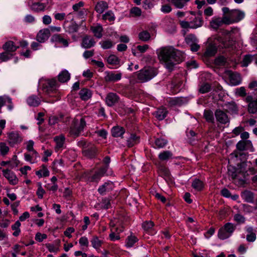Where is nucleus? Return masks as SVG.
I'll return each instance as SVG.
<instances>
[{
  "mask_svg": "<svg viewBox=\"0 0 257 257\" xmlns=\"http://www.w3.org/2000/svg\"><path fill=\"white\" fill-rule=\"evenodd\" d=\"M158 58L165 63L167 68L172 70L174 66L183 61L182 53L171 47H165L159 50Z\"/></svg>",
  "mask_w": 257,
  "mask_h": 257,
  "instance_id": "obj_1",
  "label": "nucleus"
},
{
  "mask_svg": "<svg viewBox=\"0 0 257 257\" xmlns=\"http://www.w3.org/2000/svg\"><path fill=\"white\" fill-rule=\"evenodd\" d=\"M227 174L231 177L237 185L243 186L246 184L248 174L246 171L241 168H235L229 166L228 167Z\"/></svg>",
  "mask_w": 257,
  "mask_h": 257,
  "instance_id": "obj_2",
  "label": "nucleus"
},
{
  "mask_svg": "<svg viewBox=\"0 0 257 257\" xmlns=\"http://www.w3.org/2000/svg\"><path fill=\"white\" fill-rule=\"evenodd\" d=\"M157 74V68L151 66L145 67L138 73L137 79L140 82L143 83L151 80Z\"/></svg>",
  "mask_w": 257,
  "mask_h": 257,
  "instance_id": "obj_3",
  "label": "nucleus"
},
{
  "mask_svg": "<svg viewBox=\"0 0 257 257\" xmlns=\"http://www.w3.org/2000/svg\"><path fill=\"white\" fill-rule=\"evenodd\" d=\"M85 126L86 122L84 118H81L80 122L76 118L74 119L70 127V135L74 137H78Z\"/></svg>",
  "mask_w": 257,
  "mask_h": 257,
  "instance_id": "obj_4",
  "label": "nucleus"
},
{
  "mask_svg": "<svg viewBox=\"0 0 257 257\" xmlns=\"http://www.w3.org/2000/svg\"><path fill=\"white\" fill-rule=\"evenodd\" d=\"M235 226L231 223H226L224 226L221 228L218 232V236L219 238L224 239L228 238L235 229Z\"/></svg>",
  "mask_w": 257,
  "mask_h": 257,
  "instance_id": "obj_5",
  "label": "nucleus"
},
{
  "mask_svg": "<svg viewBox=\"0 0 257 257\" xmlns=\"http://www.w3.org/2000/svg\"><path fill=\"white\" fill-rule=\"evenodd\" d=\"M243 17L244 13L243 12L238 10H232L230 14L225 17V18L228 20V25H229L239 21Z\"/></svg>",
  "mask_w": 257,
  "mask_h": 257,
  "instance_id": "obj_6",
  "label": "nucleus"
},
{
  "mask_svg": "<svg viewBox=\"0 0 257 257\" xmlns=\"http://www.w3.org/2000/svg\"><path fill=\"white\" fill-rule=\"evenodd\" d=\"M225 74L228 76L229 82L231 85H237L240 83L241 77L238 73L231 70H226L225 71Z\"/></svg>",
  "mask_w": 257,
  "mask_h": 257,
  "instance_id": "obj_7",
  "label": "nucleus"
},
{
  "mask_svg": "<svg viewBox=\"0 0 257 257\" xmlns=\"http://www.w3.org/2000/svg\"><path fill=\"white\" fill-rule=\"evenodd\" d=\"M227 22L225 17L214 18L210 21V26L213 29L217 30L223 25H228Z\"/></svg>",
  "mask_w": 257,
  "mask_h": 257,
  "instance_id": "obj_8",
  "label": "nucleus"
},
{
  "mask_svg": "<svg viewBox=\"0 0 257 257\" xmlns=\"http://www.w3.org/2000/svg\"><path fill=\"white\" fill-rule=\"evenodd\" d=\"M214 114L217 121L220 123L226 124L230 121V118L226 114V112L220 109H216Z\"/></svg>",
  "mask_w": 257,
  "mask_h": 257,
  "instance_id": "obj_9",
  "label": "nucleus"
},
{
  "mask_svg": "<svg viewBox=\"0 0 257 257\" xmlns=\"http://www.w3.org/2000/svg\"><path fill=\"white\" fill-rule=\"evenodd\" d=\"M196 37L193 35H190L186 38L187 43L190 44V48L192 51L196 52L200 48V46L195 41Z\"/></svg>",
  "mask_w": 257,
  "mask_h": 257,
  "instance_id": "obj_10",
  "label": "nucleus"
},
{
  "mask_svg": "<svg viewBox=\"0 0 257 257\" xmlns=\"http://www.w3.org/2000/svg\"><path fill=\"white\" fill-rule=\"evenodd\" d=\"M8 137L9 143L11 146L19 143L22 141V138L17 133H10L8 134Z\"/></svg>",
  "mask_w": 257,
  "mask_h": 257,
  "instance_id": "obj_11",
  "label": "nucleus"
},
{
  "mask_svg": "<svg viewBox=\"0 0 257 257\" xmlns=\"http://www.w3.org/2000/svg\"><path fill=\"white\" fill-rule=\"evenodd\" d=\"M50 36V32L48 29H44L40 30L36 37L37 40L40 42H44Z\"/></svg>",
  "mask_w": 257,
  "mask_h": 257,
  "instance_id": "obj_12",
  "label": "nucleus"
},
{
  "mask_svg": "<svg viewBox=\"0 0 257 257\" xmlns=\"http://www.w3.org/2000/svg\"><path fill=\"white\" fill-rule=\"evenodd\" d=\"M3 172L4 176L9 180L10 184L15 185L18 183L17 178L10 170H3Z\"/></svg>",
  "mask_w": 257,
  "mask_h": 257,
  "instance_id": "obj_13",
  "label": "nucleus"
},
{
  "mask_svg": "<svg viewBox=\"0 0 257 257\" xmlns=\"http://www.w3.org/2000/svg\"><path fill=\"white\" fill-rule=\"evenodd\" d=\"M96 149L95 147L90 144V145L84 150L82 151L83 154L88 158H91L94 157L96 154Z\"/></svg>",
  "mask_w": 257,
  "mask_h": 257,
  "instance_id": "obj_14",
  "label": "nucleus"
},
{
  "mask_svg": "<svg viewBox=\"0 0 257 257\" xmlns=\"http://www.w3.org/2000/svg\"><path fill=\"white\" fill-rule=\"evenodd\" d=\"M217 49L214 45L209 44L206 47V51L204 53V56L210 57L214 56L217 52Z\"/></svg>",
  "mask_w": 257,
  "mask_h": 257,
  "instance_id": "obj_15",
  "label": "nucleus"
},
{
  "mask_svg": "<svg viewBox=\"0 0 257 257\" xmlns=\"http://www.w3.org/2000/svg\"><path fill=\"white\" fill-rule=\"evenodd\" d=\"M107 171V167L101 168L91 177V181L97 182Z\"/></svg>",
  "mask_w": 257,
  "mask_h": 257,
  "instance_id": "obj_16",
  "label": "nucleus"
},
{
  "mask_svg": "<svg viewBox=\"0 0 257 257\" xmlns=\"http://www.w3.org/2000/svg\"><path fill=\"white\" fill-rule=\"evenodd\" d=\"M18 47L15 45V43L12 41H9L6 42L3 46V49L7 52L12 53L15 52Z\"/></svg>",
  "mask_w": 257,
  "mask_h": 257,
  "instance_id": "obj_17",
  "label": "nucleus"
},
{
  "mask_svg": "<svg viewBox=\"0 0 257 257\" xmlns=\"http://www.w3.org/2000/svg\"><path fill=\"white\" fill-rule=\"evenodd\" d=\"M108 8V4L104 1L98 2L95 7V10L99 14H102L105 10Z\"/></svg>",
  "mask_w": 257,
  "mask_h": 257,
  "instance_id": "obj_18",
  "label": "nucleus"
},
{
  "mask_svg": "<svg viewBox=\"0 0 257 257\" xmlns=\"http://www.w3.org/2000/svg\"><path fill=\"white\" fill-rule=\"evenodd\" d=\"M56 85V81L55 79L48 80L47 85L44 87V90L48 93L52 92L55 89Z\"/></svg>",
  "mask_w": 257,
  "mask_h": 257,
  "instance_id": "obj_19",
  "label": "nucleus"
},
{
  "mask_svg": "<svg viewBox=\"0 0 257 257\" xmlns=\"http://www.w3.org/2000/svg\"><path fill=\"white\" fill-rule=\"evenodd\" d=\"M118 97L113 93H109L106 98V102L108 106H112L118 101Z\"/></svg>",
  "mask_w": 257,
  "mask_h": 257,
  "instance_id": "obj_20",
  "label": "nucleus"
},
{
  "mask_svg": "<svg viewBox=\"0 0 257 257\" xmlns=\"http://www.w3.org/2000/svg\"><path fill=\"white\" fill-rule=\"evenodd\" d=\"M95 44V41L88 36H85L82 39V46L85 48H91Z\"/></svg>",
  "mask_w": 257,
  "mask_h": 257,
  "instance_id": "obj_21",
  "label": "nucleus"
},
{
  "mask_svg": "<svg viewBox=\"0 0 257 257\" xmlns=\"http://www.w3.org/2000/svg\"><path fill=\"white\" fill-rule=\"evenodd\" d=\"M51 40L53 42H57L62 44L64 46L67 47L68 45V42L67 40L62 38L60 35H54L52 38Z\"/></svg>",
  "mask_w": 257,
  "mask_h": 257,
  "instance_id": "obj_22",
  "label": "nucleus"
},
{
  "mask_svg": "<svg viewBox=\"0 0 257 257\" xmlns=\"http://www.w3.org/2000/svg\"><path fill=\"white\" fill-rule=\"evenodd\" d=\"M121 77V74L118 73L114 74L112 72L108 73L105 77V80L107 81H115L120 80Z\"/></svg>",
  "mask_w": 257,
  "mask_h": 257,
  "instance_id": "obj_23",
  "label": "nucleus"
},
{
  "mask_svg": "<svg viewBox=\"0 0 257 257\" xmlns=\"http://www.w3.org/2000/svg\"><path fill=\"white\" fill-rule=\"evenodd\" d=\"M124 132L123 127L119 126L113 127L111 130L112 136L114 137H121Z\"/></svg>",
  "mask_w": 257,
  "mask_h": 257,
  "instance_id": "obj_24",
  "label": "nucleus"
},
{
  "mask_svg": "<svg viewBox=\"0 0 257 257\" xmlns=\"http://www.w3.org/2000/svg\"><path fill=\"white\" fill-rule=\"evenodd\" d=\"M251 143L249 140H242L240 141L236 145L237 149L240 151H242L246 150V148L248 146H251Z\"/></svg>",
  "mask_w": 257,
  "mask_h": 257,
  "instance_id": "obj_25",
  "label": "nucleus"
},
{
  "mask_svg": "<svg viewBox=\"0 0 257 257\" xmlns=\"http://www.w3.org/2000/svg\"><path fill=\"white\" fill-rule=\"evenodd\" d=\"M81 98L83 100H87L91 96V92L90 90L87 88L81 89L79 92Z\"/></svg>",
  "mask_w": 257,
  "mask_h": 257,
  "instance_id": "obj_26",
  "label": "nucleus"
},
{
  "mask_svg": "<svg viewBox=\"0 0 257 257\" xmlns=\"http://www.w3.org/2000/svg\"><path fill=\"white\" fill-rule=\"evenodd\" d=\"M70 75L67 70H64L58 75V80L60 82L64 83L69 80Z\"/></svg>",
  "mask_w": 257,
  "mask_h": 257,
  "instance_id": "obj_27",
  "label": "nucleus"
},
{
  "mask_svg": "<svg viewBox=\"0 0 257 257\" xmlns=\"http://www.w3.org/2000/svg\"><path fill=\"white\" fill-rule=\"evenodd\" d=\"M227 63L226 58L223 56H219L216 57L214 61V64L216 66H225Z\"/></svg>",
  "mask_w": 257,
  "mask_h": 257,
  "instance_id": "obj_28",
  "label": "nucleus"
},
{
  "mask_svg": "<svg viewBox=\"0 0 257 257\" xmlns=\"http://www.w3.org/2000/svg\"><path fill=\"white\" fill-rule=\"evenodd\" d=\"M224 106L226 107L225 109L226 112L231 111L232 112L236 113L237 111V105L233 102L226 103L224 104Z\"/></svg>",
  "mask_w": 257,
  "mask_h": 257,
  "instance_id": "obj_29",
  "label": "nucleus"
},
{
  "mask_svg": "<svg viewBox=\"0 0 257 257\" xmlns=\"http://www.w3.org/2000/svg\"><path fill=\"white\" fill-rule=\"evenodd\" d=\"M167 111L165 108L161 107L156 112V117L159 120H163L166 116Z\"/></svg>",
  "mask_w": 257,
  "mask_h": 257,
  "instance_id": "obj_30",
  "label": "nucleus"
},
{
  "mask_svg": "<svg viewBox=\"0 0 257 257\" xmlns=\"http://www.w3.org/2000/svg\"><path fill=\"white\" fill-rule=\"evenodd\" d=\"M248 232L246 235V239L248 241L252 242L256 239L255 233L253 231V229L251 227H249L247 229Z\"/></svg>",
  "mask_w": 257,
  "mask_h": 257,
  "instance_id": "obj_31",
  "label": "nucleus"
},
{
  "mask_svg": "<svg viewBox=\"0 0 257 257\" xmlns=\"http://www.w3.org/2000/svg\"><path fill=\"white\" fill-rule=\"evenodd\" d=\"M192 186L198 191H201L204 187L203 182L199 179H195L192 184Z\"/></svg>",
  "mask_w": 257,
  "mask_h": 257,
  "instance_id": "obj_32",
  "label": "nucleus"
},
{
  "mask_svg": "<svg viewBox=\"0 0 257 257\" xmlns=\"http://www.w3.org/2000/svg\"><path fill=\"white\" fill-rule=\"evenodd\" d=\"M139 140V138L137 137L135 134H131L130 138L127 140V146L132 147L137 144Z\"/></svg>",
  "mask_w": 257,
  "mask_h": 257,
  "instance_id": "obj_33",
  "label": "nucleus"
},
{
  "mask_svg": "<svg viewBox=\"0 0 257 257\" xmlns=\"http://www.w3.org/2000/svg\"><path fill=\"white\" fill-rule=\"evenodd\" d=\"M204 116L206 121H207L208 122H210L211 123L214 122L213 113L211 110H205L204 112Z\"/></svg>",
  "mask_w": 257,
  "mask_h": 257,
  "instance_id": "obj_34",
  "label": "nucleus"
},
{
  "mask_svg": "<svg viewBox=\"0 0 257 257\" xmlns=\"http://www.w3.org/2000/svg\"><path fill=\"white\" fill-rule=\"evenodd\" d=\"M191 29H196L200 27L202 25V21L201 18H195L192 22H190Z\"/></svg>",
  "mask_w": 257,
  "mask_h": 257,
  "instance_id": "obj_35",
  "label": "nucleus"
},
{
  "mask_svg": "<svg viewBox=\"0 0 257 257\" xmlns=\"http://www.w3.org/2000/svg\"><path fill=\"white\" fill-rule=\"evenodd\" d=\"M28 102L31 106H37L40 104V100L37 96H31L28 98Z\"/></svg>",
  "mask_w": 257,
  "mask_h": 257,
  "instance_id": "obj_36",
  "label": "nucleus"
},
{
  "mask_svg": "<svg viewBox=\"0 0 257 257\" xmlns=\"http://www.w3.org/2000/svg\"><path fill=\"white\" fill-rule=\"evenodd\" d=\"M56 143V149H60L61 148L63 145L65 138L63 136H61L60 137H57L54 139Z\"/></svg>",
  "mask_w": 257,
  "mask_h": 257,
  "instance_id": "obj_37",
  "label": "nucleus"
},
{
  "mask_svg": "<svg viewBox=\"0 0 257 257\" xmlns=\"http://www.w3.org/2000/svg\"><path fill=\"white\" fill-rule=\"evenodd\" d=\"M172 156V154L170 151H164L160 154L159 158L161 161H165L170 159Z\"/></svg>",
  "mask_w": 257,
  "mask_h": 257,
  "instance_id": "obj_38",
  "label": "nucleus"
},
{
  "mask_svg": "<svg viewBox=\"0 0 257 257\" xmlns=\"http://www.w3.org/2000/svg\"><path fill=\"white\" fill-rule=\"evenodd\" d=\"M139 39L143 41H147L151 38L150 34L147 31H143L139 34Z\"/></svg>",
  "mask_w": 257,
  "mask_h": 257,
  "instance_id": "obj_39",
  "label": "nucleus"
},
{
  "mask_svg": "<svg viewBox=\"0 0 257 257\" xmlns=\"http://www.w3.org/2000/svg\"><path fill=\"white\" fill-rule=\"evenodd\" d=\"M248 111L249 113H254L257 111V99L254 101L250 102L248 104Z\"/></svg>",
  "mask_w": 257,
  "mask_h": 257,
  "instance_id": "obj_40",
  "label": "nucleus"
},
{
  "mask_svg": "<svg viewBox=\"0 0 257 257\" xmlns=\"http://www.w3.org/2000/svg\"><path fill=\"white\" fill-rule=\"evenodd\" d=\"M107 62L109 64L115 65L119 64V60L115 55H111L108 57Z\"/></svg>",
  "mask_w": 257,
  "mask_h": 257,
  "instance_id": "obj_41",
  "label": "nucleus"
},
{
  "mask_svg": "<svg viewBox=\"0 0 257 257\" xmlns=\"http://www.w3.org/2000/svg\"><path fill=\"white\" fill-rule=\"evenodd\" d=\"M102 17L103 20H108L109 22L113 21L115 20L114 15L113 13L110 11L105 13L104 15H102Z\"/></svg>",
  "mask_w": 257,
  "mask_h": 257,
  "instance_id": "obj_42",
  "label": "nucleus"
},
{
  "mask_svg": "<svg viewBox=\"0 0 257 257\" xmlns=\"http://www.w3.org/2000/svg\"><path fill=\"white\" fill-rule=\"evenodd\" d=\"M174 6L179 9L182 8L190 0H171Z\"/></svg>",
  "mask_w": 257,
  "mask_h": 257,
  "instance_id": "obj_43",
  "label": "nucleus"
},
{
  "mask_svg": "<svg viewBox=\"0 0 257 257\" xmlns=\"http://www.w3.org/2000/svg\"><path fill=\"white\" fill-rule=\"evenodd\" d=\"M211 89V86L209 83L203 84L199 88V92L201 93H205L209 92Z\"/></svg>",
  "mask_w": 257,
  "mask_h": 257,
  "instance_id": "obj_44",
  "label": "nucleus"
},
{
  "mask_svg": "<svg viewBox=\"0 0 257 257\" xmlns=\"http://www.w3.org/2000/svg\"><path fill=\"white\" fill-rule=\"evenodd\" d=\"M21 225V223L19 221H17L15 222V223L12 226V228L13 230H15L14 233L13 235L15 236H17L19 233L20 232V226Z\"/></svg>",
  "mask_w": 257,
  "mask_h": 257,
  "instance_id": "obj_45",
  "label": "nucleus"
},
{
  "mask_svg": "<svg viewBox=\"0 0 257 257\" xmlns=\"http://www.w3.org/2000/svg\"><path fill=\"white\" fill-rule=\"evenodd\" d=\"M92 30L94 33L95 36L98 38L102 37L101 32L102 31V28L101 26H97L95 28H92Z\"/></svg>",
  "mask_w": 257,
  "mask_h": 257,
  "instance_id": "obj_46",
  "label": "nucleus"
},
{
  "mask_svg": "<svg viewBox=\"0 0 257 257\" xmlns=\"http://www.w3.org/2000/svg\"><path fill=\"white\" fill-rule=\"evenodd\" d=\"M154 226V223L152 221H146L142 224V227L145 230L147 231H148L152 229Z\"/></svg>",
  "mask_w": 257,
  "mask_h": 257,
  "instance_id": "obj_47",
  "label": "nucleus"
},
{
  "mask_svg": "<svg viewBox=\"0 0 257 257\" xmlns=\"http://www.w3.org/2000/svg\"><path fill=\"white\" fill-rule=\"evenodd\" d=\"M0 151L3 156L6 155L9 151V147L6 146L5 143H1L0 144Z\"/></svg>",
  "mask_w": 257,
  "mask_h": 257,
  "instance_id": "obj_48",
  "label": "nucleus"
},
{
  "mask_svg": "<svg viewBox=\"0 0 257 257\" xmlns=\"http://www.w3.org/2000/svg\"><path fill=\"white\" fill-rule=\"evenodd\" d=\"M121 225V221H120L119 219L114 218V220H111L110 222L109 225L110 230L115 227L116 225Z\"/></svg>",
  "mask_w": 257,
  "mask_h": 257,
  "instance_id": "obj_49",
  "label": "nucleus"
},
{
  "mask_svg": "<svg viewBox=\"0 0 257 257\" xmlns=\"http://www.w3.org/2000/svg\"><path fill=\"white\" fill-rule=\"evenodd\" d=\"M32 9L36 11H43L45 9V6L39 3H35L32 5Z\"/></svg>",
  "mask_w": 257,
  "mask_h": 257,
  "instance_id": "obj_50",
  "label": "nucleus"
},
{
  "mask_svg": "<svg viewBox=\"0 0 257 257\" xmlns=\"http://www.w3.org/2000/svg\"><path fill=\"white\" fill-rule=\"evenodd\" d=\"M137 241V238L135 236H128L126 245L128 247H132Z\"/></svg>",
  "mask_w": 257,
  "mask_h": 257,
  "instance_id": "obj_51",
  "label": "nucleus"
},
{
  "mask_svg": "<svg viewBox=\"0 0 257 257\" xmlns=\"http://www.w3.org/2000/svg\"><path fill=\"white\" fill-rule=\"evenodd\" d=\"M131 13L135 17H139L141 15V10L138 7H134L131 10Z\"/></svg>",
  "mask_w": 257,
  "mask_h": 257,
  "instance_id": "obj_52",
  "label": "nucleus"
},
{
  "mask_svg": "<svg viewBox=\"0 0 257 257\" xmlns=\"http://www.w3.org/2000/svg\"><path fill=\"white\" fill-rule=\"evenodd\" d=\"M11 53L5 51L0 55V59L2 60L3 61H5L9 59L12 56V55L10 54Z\"/></svg>",
  "mask_w": 257,
  "mask_h": 257,
  "instance_id": "obj_53",
  "label": "nucleus"
},
{
  "mask_svg": "<svg viewBox=\"0 0 257 257\" xmlns=\"http://www.w3.org/2000/svg\"><path fill=\"white\" fill-rule=\"evenodd\" d=\"M235 94L241 97H244L246 96V93L245 88L243 87H241L237 89L235 92Z\"/></svg>",
  "mask_w": 257,
  "mask_h": 257,
  "instance_id": "obj_54",
  "label": "nucleus"
},
{
  "mask_svg": "<svg viewBox=\"0 0 257 257\" xmlns=\"http://www.w3.org/2000/svg\"><path fill=\"white\" fill-rule=\"evenodd\" d=\"M155 144L158 148H162L167 144V142L165 140L160 138L155 141Z\"/></svg>",
  "mask_w": 257,
  "mask_h": 257,
  "instance_id": "obj_55",
  "label": "nucleus"
},
{
  "mask_svg": "<svg viewBox=\"0 0 257 257\" xmlns=\"http://www.w3.org/2000/svg\"><path fill=\"white\" fill-rule=\"evenodd\" d=\"M234 219L238 223H241L244 222V217L240 214H236L234 216Z\"/></svg>",
  "mask_w": 257,
  "mask_h": 257,
  "instance_id": "obj_56",
  "label": "nucleus"
},
{
  "mask_svg": "<svg viewBox=\"0 0 257 257\" xmlns=\"http://www.w3.org/2000/svg\"><path fill=\"white\" fill-rule=\"evenodd\" d=\"M93 246L95 248H98L101 245V241L99 240L98 238L94 237L91 241Z\"/></svg>",
  "mask_w": 257,
  "mask_h": 257,
  "instance_id": "obj_57",
  "label": "nucleus"
},
{
  "mask_svg": "<svg viewBox=\"0 0 257 257\" xmlns=\"http://www.w3.org/2000/svg\"><path fill=\"white\" fill-rule=\"evenodd\" d=\"M101 46L103 49H109L112 46V43L110 40L104 41L102 42Z\"/></svg>",
  "mask_w": 257,
  "mask_h": 257,
  "instance_id": "obj_58",
  "label": "nucleus"
},
{
  "mask_svg": "<svg viewBox=\"0 0 257 257\" xmlns=\"http://www.w3.org/2000/svg\"><path fill=\"white\" fill-rule=\"evenodd\" d=\"M251 61V56L245 55L243 59L242 63L243 66H247L249 63Z\"/></svg>",
  "mask_w": 257,
  "mask_h": 257,
  "instance_id": "obj_59",
  "label": "nucleus"
},
{
  "mask_svg": "<svg viewBox=\"0 0 257 257\" xmlns=\"http://www.w3.org/2000/svg\"><path fill=\"white\" fill-rule=\"evenodd\" d=\"M244 196L245 200L247 202H251L253 200V195L250 192H244Z\"/></svg>",
  "mask_w": 257,
  "mask_h": 257,
  "instance_id": "obj_60",
  "label": "nucleus"
},
{
  "mask_svg": "<svg viewBox=\"0 0 257 257\" xmlns=\"http://www.w3.org/2000/svg\"><path fill=\"white\" fill-rule=\"evenodd\" d=\"M47 238V235L46 234H41V233L38 232L35 237L36 240L41 242L43 239Z\"/></svg>",
  "mask_w": 257,
  "mask_h": 257,
  "instance_id": "obj_61",
  "label": "nucleus"
},
{
  "mask_svg": "<svg viewBox=\"0 0 257 257\" xmlns=\"http://www.w3.org/2000/svg\"><path fill=\"white\" fill-rule=\"evenodd\" d=\"M78 25L75 23H72L69 27V30L71 33L76 32L78 29Z\"/></svg>",
  "mask_w": 257,
  "mask_h": 257,
  "instance_id": "obj_62",
  "label": "nucleus"
},
{
  "mask_svg": "<svg viewBox=\"0 0 257 257\" xmlns=\"http://www.w3.org/2000/svg\"><path fill=\"white\" fill-rule=\"evenodd\" d=\"M109 237L112 240H114L115 239L118 240L120 239V237L118 234L114 233L113 231V229H111V233L109 234Z\"/></svg>",
  "mask_w": 257,
  "mask_h": 257,
  "instance_id": "obj_63",
  "label": "nucleus"
},
{
  "mask_svg": "<svg viewBox=\"0 0 257 257\" xmlns=\"http://www.w3.org/2000/svg\"><path fill=\"white\" fill-rule=\"evenodd\" d=\"M244 128L242 126H238L235 128L233 131L232 133L235 135L238 136L243 131Z\"/></svg>",
  "mask_w": 257,
  "mask_h": 257,
  "instance_id": "obj_64",
  "label": "nucleus"
}]
</instances>
